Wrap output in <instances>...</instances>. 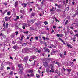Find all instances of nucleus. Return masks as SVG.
Returning <instances> with one entry per match:
<instances>
[{"instance_id":"43","label":"nucleus","mask_w":78,"mask_h":78,"mask_svg":"<svg viewBox=\"0 0 78 78\" xmlns=\"http://www.w3.org/2000/svg\"><path fill=\"white\" fill-rule=\"evenodd\" d=\"M51 45L52 47H54V45H53V44H51Z\"/></svg>"},{"instance_id":"19","label":"nucleus","mask_w":78,"mask_h":78,"mask_svg":"<svg viewBox=\"0 0 78 78\" xmlns=\"http://www.w3.org/2000/svg\"><path fill=\"white\" fill-rule=\"evenodd\" d=\"M18 44H22V42L20 41H18Z\"/></svg>"},{"instance_id":"39","label":"nucleus","mask_w":78,"mask_h":78,"mask_svg":"<svg viewBox=\"0 0 78 78\" xmlns=\"http://www.w3.org/2000/svg\"><path fill=\"white\" fill-rule=\"evenodd\" d=\"M56 26H53V28H55V29H56Z\"/></svg>"},{"instance_id":"26","label":"nucleus","mask_w":78,"mask_h":78,"mask_svg":"<svg viewBox=\"0 0 78 78\" xmlns=\"http://www.w3.org/2000/svg\"><path fill=\"white\" fill-rule=\"evenodd\" d=\"M4 36V34H3V33H1L0 34V36Z\"/></svg>"},{"instance_id":"60","label":"nucleus","mask_w":78,"mask_h":78,"mask_svg":"<svg viewBox=\"0 0 78 78\" xmlns=\"http://www.w3.org/2000/svg\"><path fill=\"white\" fill-rule=\"evenodd\" d=\"M53 32H54V30H52V31H51V33H53Z\"/></svg>"},{"instance_id":"62","label":"nucleus","mask_w":78,"mask_h":78,"mask_svg":"<svg viewBox=\"0 0 78 78\" xmlns=\"http://www.w3.org/2000/svg\"><path fill=\"white\" fill-rule=\"evenodd\" d=\"M48 50H49L47 48L46 49V51H47Z\"/></svg>"},{"instance_id":"8","label":"nucleus","mask_w":78,"mask_h":78,"mask_svg":"<svg viewBox=\"0 0 78 78\" xmlns=\"http://www.w3.org/2000/svg\"><path fill=\"white\" fill-rule=\"evenodd\" d=\"M9 19V17H6L5 18V21H8V19Z\"/></svg>"},{"instance_id":"6","label":"nucleus","mask_w":78,"mask_h":78,"mask_svg":"<svg viewBox=\"0 0 78 78\" xmlns=\"http://www.w3.org/2000/svg\"><path fill=\"white\" fill-rule=\"evenodd\" d=\"M43 65L45 67H47V62H45L44 63Z\"/></svg>"},{"instance_id":"47","label":"nucleus","mask_w":78,"mask_h":78,"mask_svg":"<svg viewBox=\"0 0 78 78\" xmlns=\"http://www.w3.org/2000/svg\"><path fill=\"white\" fill-rule=\"evenodd\" d=\"M16 36H17V34H18V32H16Z\"/></svg>"},{"instance_id":"21","label":"nucleus","mask_w":78,"mask_h":78,"mask_svg":"<svg viewBox=\"0 0 78 78\" xmlns=\"http://www.w3.org/2000/svg\"><path fill=\"white\" fill-rule=\"evenodd\" d=\"M51 70L52 71V72H54V69H53V66H52L51 68Z\"/></svg>"},{"instance_id":"27","label":"nucleus","mask_w":78,"mask_h":78,"mask_svg":"<svg viewBox=\"0 0 78 78\" xmlns=\"http://www.w3.org/2000/svg\"><path fill=\"white\" fill-rule=\"evenodd\" d=\"M18 67H19V69H20L22 66L20 65V64H19L18 65Z\"/></svg>"},{"instance_id":"36","label":"nucleus","mask_w":78,"mask_h":78,"mask_svg":"<svg viewBox=\"0 0 78 78\" xmlns=\"http://www.w3.org/2000/svg\"><path fill=\"white\" fill-rule=\"evenodd\" d=\"M77 36V37H78V34H76V35H74V36Z\"/></svg>"},{"instance_id":"2","label":"nucleus","mask_w":78,"mask_h":78,"mask_svg":"<svg viewBox=\"0 0 78 78\" xmlns=\"http://www.w3.org/2000/svg\"><path fill=\"white\" fill-rule=\"evenodd\" d=\"M14 6L15 8H17V7H19L18 6V1H16L15 2V4H14Z\"/></svg>"},{"instance_id":"48","label":"nucleus","mask_w":78,"mask_h":78,"mask_svg":"<svg viewBox=\"0 0 78 78\" xmlns=\"http://www.w3.org/2000/svg\"><path fill=\"white\" fill-rule=\"evenodd\" d=\"M14 21H17V20L16 18L15 19H14Z\"/></svg>"},{"instance_id":"54","label":"nucleus","mask_w":78,"mask_h":78,"mask_svg":"<svg viewBox=\"0 0 78 78\" xmlns=\"http://www.w3.org/2000/svg\"><path fill=\"white\" fill-rule=\"evenodd\" d=\"M70 34L72 35L73 34V32H70Z\"/></svg>"},{"instance_id":"31","label":"nucleus","mask_w":78,"mask_h":78,"mask_svg":"<svg viewBox=\"0 0 78 78\" xmlns=\"http://www.w3.org/2000/svg\"><path fill=\"white\" fill-rule=\"evenodd\" d=\"M56 64H57L58 65V66H59V64L58 63V62H56Z\"/></svg>"},{"instance_id":"41","label":"nucleus","mask_w":78,"mask_h":78,"mask_svg":"<svg viewBox=\"0 0 78 78\" xmlns=\"http://www.w3.org/2000/svg\"><path fill=\"white\" fill-rule=\"evenodd\" d=\"M50 11L51 12V11H54V10L53 9H51L50 10Z\"/></svg>"},{"instance_id":"63","label":"nucleus","mask_w":78,"mask_h":78,"mask_svg":"<svg viewBox=\"0 0 78 78\" xmlns=\"http://www.w3.org/2000/svg\"><path fill=\"white\" fill-rule=\"evenodd\" d=\"M55 20L56 22H58V20H57V19H56V18H55Z\"/></svg>"},{"instance_id":"57","label":"nucleus","mask_w":78,"mask_h":78,"mask_svg":"<svg viewBox=\"0 0 78 78\" xmlns=\"http://www.w3.org/2000/svg\"><path fill=\"white\" fill-rule=\"evenodd\" d=\"M4 5H5V6H7V3L5 2L4 3Z\"/></svg>"},{"instance_id":"56","label":"nucleus","mask_w":78,"mask_h":78,"mask_svg":"<svg viewBox=\"0 0 78 78\" xmlns=\"http://www.w3.org/2000/svg\"><path fill=\"white\" fill-rule=\"evenodd\" d=\"M16 17H17L16 19L17 20L19 19V17L18 16H17Z\"/></svg>"},{"instance_id":"35","label":"nucleus","mask_w":78,"mask_h":78,"mask_svg":"<svg viewBox=\"0 0 78 78\" xmlns=\"http://www.w3.org/2000/svg\"><path fill=\"white\" fill-rule=\"evenodd\" d=\"M22 27H23V29H25V25L23 26Z\"/></svg>"},{"instance_id":"29","label":"nucleus","mask_w":78,"mask_h":78,"mask_svg":"<svg viewBox=\"0 0 78 78\" xmlns=\"http://www.w3.org/2000/svg\"><path fill=\"white\" fill-rule=\"evenodd\" d=\"M35 38L36 40H38L39 39L38 37H35Z\"/></svg>"},{"instance_id":"52","label":"nucleus","mask_w":78,"mask_h":78,"mask_svg":"<svg viewBox=\"0 0 78 78\" xmlns=\"http://www.w3.org/2000/svg\"><path fill=\"white\" fill-rule=\"evenodd\" d=\"M55 6H58V5L56 4H55Z\"/></svg>"},{"instance_id":"34","label":"nucleus","mask_w":78,"mask_h":78,"mask_svg":"<svg viewBox=\"0 0 78 78\" xmlns=\"http://www.w3.org/2000/svg\"><path fill=\"white\" fill-rule=\"evenodd\" d=\"M22 72V70H20V71L19 72V73L20 74H21Z\"/></svg>"},{"instance_id":"59","label":"nucleus","mask_w":78,"mask_h":78,"mask_svg":"<svg viewBox=\"0 0 78 78\" xmlns=\"http://www.w3.org/2000/svg\"><path fill=\"white\" fill-rule=\"evenodd\" d=\"M66 3H68V0H66Z\"/></svg>"},{"instance_id":"37","label":"nucleus","mask_w":78,"mask_h":78,"mask_svg":"<svg viewBox=\"0 0 78 78\" xmlns=\"http://www.w3.org/2000/svg\"><path fill=\"white\" fill-rule=\"evenodd\" d=\"M29 45H31V42H30L28 43Z\"/></svg>"},{"instance_id":"44","label":"nucleus","mask_w":78,"mask_h":78,"mask_svg":"<svg viewBox=\"0 0 78 78\" xmlns=\"http://www.w3.org/2000/svg\"><path fill=\"white\" fill-rule=\"evenodd\" d=\"M30 50H31V49H30V48H28V49H27V51H30Z\"/></svg>"},{"instance_id":"5","label":"nucleus","mask_w":78,"mask_h":78,"mask_svg":"<svg viewBox=\"0 0 78 78\" xmlns=\"http://www.w3.org/2000/svg\"><path fill=\"white\" fill-rule=\"evenodd\" d=\"M13 48H14V49H15L16 50V49H17V45H14V46H13Z\"/></svg>"},{"instance_id":"55","label":"nucleus","mask_w":78,"mask_h":78,"mask_svg":"<svg viewBox=\"0 0 78 78\" xmlns=\"http://www.w3.org/2000/svg\"><path fill=\"white\" fill-rule=\"evenodd\" d=\"M59 40H60V41H62V39H61V38H59Z\"/></svg>"},{"instance_id":"4","label":"nucleus","mask_w":78,"mask_h":78,"mask_svg":"<svg viewBox=\"0 0 78 78\" xmlns=\"http://www.w3.org/2000/svg\"><path fill=\"white\" fill-rule=\"evenodd\" d=\"M22 52V53H26V52H27V50H26V49H23Z\"/></svg>"},{"instance_id":"24","label":"nucleus","mask_w":78,"mask_h":78,"mask_svg":"<svg viewBox=\"0 0 78 78\" xmlns=\"http://www.w3.org/2000/svg\"><path fill=\"white\" fill-rule=\"evenodd\" d=\"M31 16H35V13H33L31 14Z\"/></svg>"},{"instance_id":"58","label":"nucleus","mask_w":78,"mask_h":78,"mask_svg":"<svg viewBox=\"0 0 78 78\" xmlns=\"http://www.w3.org/2000/svg\"><path fill=\"white\" fill-rule=\"evenodd\" d=\"M21 13H22H22H23V11L22 10H20V11Z\"/></svg>"},{"instance_id":"61","label":"nucleus","mask_w":78,"mask_h":78,"mask_svg":"<svg viewBox=\"0 0 78 78\" xmlns=\"http://www.w3.org/2000/svg\"><path fill=\"white\" fill-rule=\"evenodd\" d=\"M32 10H33V9L32 8H31L30 9V11H32Z\"/></svg>"},{"instance_id":"15","label":"nucleus","mask_w":78,"mask_h":78,"mask_svg":"<svg viewBox=\"0 0 78 78\" xmlns=\"http://www.w3.org/2000/svg\"><path fill=\"white\" fill-rule=\"evenodd\" d=\"M44 23L45 25H47V24H48V23L47 21H45L44 22Z\"/></svg>"},{"instance_id":"32","label":"nucleus","mask_w":78,"mask_h":78,"mask_svg":"<svg viewBox=\"0 0 78 78\" xmlns=\"http://www.w3.org/2000/svg\"><path fill=\"white\" fill-rule=\"evenodd\" d=\"M33 59H34L36 58V57L35 56L33 55Z\"/></svg>"},{"instance_id":"1","label":"nucleus","mask_w":78,"mask_h":78,"mask_svg":"<svg viewBox=\"0 0 78 78\" xmlns=\"http://www.w3.org/2000/svg\"><path fill=\"white\" fill-rule=\"evenodd\" d=\"M28 60V56L25 57L23 59L24 62H25L26 63H27Z\"/></svg>"},{"instance_id":"14","label":"nucleus","mask_w":78,"mask_h":78,"mask_svg":"<svg viewBox=\"0 0 78 78\" xmlns=\"http://www.w3.org/2000/svg\"><path fill=\"white\" fill-rule=\"evenodd\" d=\"M7 14L8 16L10 15L11 14V12L9 11V12H7Z\"/></svg>"},{"instance_id":"45","label":"nucleus","mask_w":78,"mask_h":78,"mask_svg":"<svg viewBox=\"0 0 78 78\" xmlns=\"http://www.w3.org/2000/svg\"><path fill=\"white\" fill-rule=\"evenodd\" d=\"M7 10H5L4 12H5V13H6V12H7Z\"/></svg>"},{"instance_id":"51","label":"nucleus","mask_w":78,"mask_h":78,"mask_svg":"<svg viewBox=\"0 0 78 78\" xmlns=\"http://www.w3.org/2000/svg\"><path fill=\"white\" fill-rule=\"evenodd\" d=\"M12 44H15V42H14V41H13L12 42Z\"/></svg>"},{"instance_id":"12","label":"nucleus","mask_w":78,"mask_h":78,"mask_svg":"<svg viewBox=\"0 0 78 78\" xmlns=\"http://www.w3.org/2000/svg\"><path fill=\"white\" fill-rule=\"evenodd\" d=\"M30 22L31 23H33L34 22V20H31L30 21Z\"/></svg>"},{"instance_id":"46","label":"nucleus","mask_w":78,"mask_h":78,"mask_svg":"<svg viewBox=\"0 0 78 78\" xmlns=\"http://www.w3.org/2000/svg\"><path fill=\"white\" fill-rule=\"evenodd\" d=\"M3 27L5 26V22H4V24H3Z\"/></svg>"},{"instance_id":"16","label":"nucleus","mask_w":78,"mask_h":78,"mask_svg":"<svg viewBox=\"0 0 78 78\" xmlns=\"http://www.w3.org/2000/svg\"><path fill=\"white\" fill-rule=\"evenodd\" d=\"M23 69V67L22 66H21L20 68V69L21 70H22Z\"/></svg>"},{"instance_id":"25","label":"nucleus","mask_w":78,"mask_h":78,"mask_svg":"<svg viewBox=\"0 0 78 78\" xmlns=\"http://www.w3.org/2000/svg\"><path fill=\"white\" fill-rule=\"evenodd\" d=\"M6 31V28L5 27L4 28L3 30H2V31Z\"/></svg>"},{"instance_id":"49","label":"nucleus","mask_w":78,"mask_h":78,"mask_svg":"<svg viewBox=\"0 0 78 78\" xmlns=\"http://www.w3.org/2000/svg\"><path fill=\"white\" fill-rule=\"evenodd\" d=\"M73 40H75L76 39V37H74L73 38Z\"/></svg>"},{"instance_id":"30","label":"nucleus","mask_w":78,"mask_h":78,"mask_svg":"<svg viewBox=\"0 0 78 78\" xmlns=\"http://www.w3.org/2000/svg\"><path fill=\"white\" fill-rule=\"evenodd\" d=\"M56 36L58 37H59V36H60V34H57V35H56Z\"/></svg>"},{"instance_id":"17","label":"nucleus","mask_w":78,"mask_h":78,"mask_svg":"<svg viewBox=\"0 0 78 78\" xmlns=\"http://www.w3.org/2000/svg\"><path fill=\"white\" fill-rule=\"evenodd\" d=\"M67 47H70V48H72V47L70 45V44H67Z\"/></svg>"},{"instance_id":"10","label":"nucleus","mask_w":78,"mask_h":78,"mask_svg":"<svg viewBox=\"0 0 78 78\" xmlns=\"http://www.w3.org/2000/svg\"><path fill=\"white\" fill-rule=\"evenodd\" d=\"M29 73H33V70H30L28 71Z\"/></svg>"},{"instance_id":"9","label":"nucleus","mask_w":78,"mask_h":78,"mask_svg":"<svg viewBox=\"0 0 78 78\" xmlns=\"http://www.w3.org/2000/svg\"><path fill=\"white\" fill-rule=\"evenodd\" d=\"M59 55H60V57H61V58H62V56H63L64 55L63 54H62L60 53V54H59Z\"/></svg>"},{"instance_id":"40","label":"nucleus","mask_w":78,"mask_h":78,"mask_svg":"<svg viewBox=\"0 0 78 78\" xmlns=\"http://www.w3.org/2000/svg\"><path fill=\"white\" fill-rule=\"evenodd\" d=\"M7 70H10V68L9 67H7Z\"/></svg>"},{"instance_id":"33","label":"nucleus","mask_w":78,"mask_h":78,"mask_svg":"<svg viewBox=\"0 0 78 78\" xmlns=\"http://www.w3.org/2000/svg\"><path fill=\"white\" fill-rule=\"evenodd\" d=\"M70 29H68L67 30V33H69L70 32Z\"/></svg>"},{"instance_id":"3","label":"nucleus","mask_w":78,"mask_h":78,"mask_svg":"<svg viewBox=\"0 0 78 78\" xmlns=\"http://www.w3.org/2000/svg\"><path fill=\"white\" fill-rule=\"evenodd\" d=\"M27 4H25V3H24L23 4H21V5H22V6H23V8H25L26 7H27Z\"/></svg>"},{"instance_id":"50","label":"nucleus","mask_w":78,"mask_h":78,"mask_svg":"<svg viewBox=\"0 0 78 78\" xmlns=\"http://www.w3.org/2000/svg\"><path fill=\"white\" fill-rule=\"evenodd\" d=\"M30 59H33V56L30 57Z\"/></svg>"},{"instance_id":"11","label":"nucleus","mask_w":78,"mask_h":78,"mask_svg":"<svg viewBox=\"0 0 78 78\" xmlns=\"http://www.w3.org/2000/svg\"><path fill=\"white\" fill-rule=\"evenodd\" d=\"M58 8H61L62 7L61 5L59 4V5H58Z\"/></svg>"},{"instance_id":"22","label":"nucleus","mask_w":78,"mask_h":78,"mask_svg":"<svg viewBox=\"0 0 78 78\" xmlns=\"http://www.w3.org/2000/svg\"><path fill=\"white\" fill-rule=\"evenodd\" d=\"M68 23V20H67L66 21V22L65 23V25H67V24Z\"/></svg>"},{"instance_id":"53","label":"nucleus","mask_w":78,"mask_h":78,"mask_svg":"<svg viewBox=\"0 0 78 78\" xmlns=\"http://www.w3.org/2000/svg\"><path fill=\"white\" fill-rule=\"evenodd\" d=\"M27 37V39H29V38H30V37H29L28 36Z\"/></svg>"},{"instance_id":"38","label":"nucleus","mask_w":78,"mask_h":78,"mask_svg":"<svg viewBox=\"0 0 78 78\" xmlns=\"http://www.w3.org/2000/svg\"><path fill=\"white\" fill-rule=\"evenodd\" d=\"M7 64H9H9H11V63L10 62H8L7 63Z\"/></svg>"},{"instance_id":"28","label":"nucleus","mask_w":78,"mask_h":78,"mask_svg":"<svg viewBox=\"0 0 78 78\" xmlns=\"http://www.w3.org/2000/svg\"><path fill=\"white\" fill-rule=\"evenodd\" d=\"M30 76L32 77L34 76V74L33 73H31L30 74Z\"/></svg>"},{"instance_id":"20","label":"nucleus","mask_w":78,"mask_h":78,"mask_svg":"<svg viewBox=\"0 0 78 78\" xmlns=\"http://www.w3.org/2000/svg\"><path fill=\"white\" fill-rule=\"evenodd\" d=\"M3 65V63H2V64H1V70H2V69H3V66H2Z\"/></svg>"},{"instance_id":"13","label":"nucleus","mask_w":78,"mask_h":78,"mask_svg":"<svg viewBox=\"0 0 78 78\" xmlns=\"http://www.w3.org/2000/svg\"><path fill=\"white\" fill-rule=\"evenodd\" d=\"M8 24L7 23L6 25H5V28L6 29L8 28Z\"/></svg>"},{"instance_id":"64","label":"nucleus","mask_w":78,"mask_h":78,"mask_svg":"<svg viewBox=\"0 0 78 78\" xmlns=\"http://www.w3.org/2000/svg\"><path fill=\"white\" fill-rule=\"evenodd\" d=\"M12 37H14V35H12Z\"/></svg>"},{"instance_id":"42","label":"nucleus","mask_w":78,"mask_h":78,"mask_svg":"<svg viewBox=\"0 0 78 78\" xmlns=\"http://www.w3.org/2000/svg\"><path fill=\"white\" fill-rule=\"evenodd\" d=\"M42 38L44 39V40H45V37H43Z\"/></svg>"},{"instance_id":"7","label":"nucleus","mask_w":78,"mask_h":78,"mask_svg":"<svg viewBox=\"0 0 78 78\" xmlns=\"http://www.w3.org/2000/svg\"><path fill=\"white\" fill-rule=\"evenodd\" d=\"M56 11L57 12H61V9H58Z\"/></svg>"},{"instance_id":"18","label":"nucleus","mask_w":78,"mask_h":78,"mask_svg":"<svg viewBox=\"0 0 78 78\" xmlns=\"http://www.w3.org/2000/svg\"><path fill=\"white\" fill-rule=\"evenodd\" d=\"M13 73V71H11L10 72V75H12Z\"/></svg>"},{"instance_id":"23","label":"nucleus","mask_w":78,"mask_h":78,"mask_svg":"<svg viewBox=\"0 0 78 78\" xmlns=\"http://www.w3.org/2000/svg\"><path fill=\"white\" fill-rule=\"evenodd\" d=\"M75 0H73V2H72V3L73 5H74L75 4Z\"/></svg>"}]
</instances>
